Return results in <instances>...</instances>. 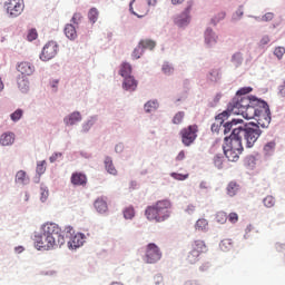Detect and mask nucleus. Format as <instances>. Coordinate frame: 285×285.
<instances>
[{"instance_id":"2f4dec72","label":"nucleus","mask_w":285,"mask_h":285,"mask_svg":"<svg viewBox=\"0 0 285 285\" xmlns=\"http://www.w3.org/2000/svg\"><path fill=\"white\" fill-rule=\"evenodd\" d=\"M141 50H153L157 43L153 40H141L139 45Z\"/></svg>"},{"instance_id":"c85d7f7f","label":"nucleus","mask_w":285,"mask_h":285,"mask_svg":"<svg viewBox=\"0 0 285 285\" xmlns=\"http://www.w3.org/2000/svg\"><path fill=\"white\" fill-rule=\"evenodd\" d=\"M238 191H239V185H237V183L230 181L227 185V195L229 197H235V195H237Z\"/></svg>"},{"instance_id":"8fccbe9b","label":"nucleus","mask_w":285,"mask_h":285,"mask_svg":"<svg viewBox=\"0 0 285 285\" xmlns=\"http://www.w3.org/2000/svg\"><path fill=\"white\" fill-rule=\"evenodd\" d=\"M227 219L230 224H237V222H239V215H237V213H230Z\"/></svg>"},{"instance_id":"a19ab883","label":"nucleus","mask_w":285,"mask_h":285,"mask_svg":"<svg viewBox=\"0 0 285 285\" xmlns=\"http://www.w3.org/2000/svg\"><path fill=\"white\" fill-rule=\"evenodd\" d=\"M186 116V114H184V111H178L174 118H173V124L179 125L181 124V121H184V117Z\"/></svg>"},{"instance_id":"39448f33","label":"nucleus","mask_w":285,"mask_h":285,"mask_svg":"<svg viewBox=\"0 0 285 285\" xmlns=\"http://www.w3.org/2000/svg\"><path fill=\"white\" fill-rule=\"evenodd\" d=\"M254 119H256L262 128H266L271 124V108L266 101H258V105L255 107Z\"/></svg>"},{"instance_id":"2eb2a0df","label":"nucleus","mask_w":285,"mask_h":285,"mask_svg":"<svg viewBox=\"0 0 285 285\" xmlns=\"http://www.w3.org/2000/svg\"><path fill=\"white\" fill-rule=\"evenodd\" d=\"M70 181L73 186H86L88 177L83 173L76 171L71 175Z\"/></svg>"},{"instance_id":"4d7b16f0","label":"nucleus","mask_w":285,"mask_h":285,"mask_svg":"<svg viewBox=\"0 0 285 285\" xmlns=\"http://www.w3.org/2000/svg\"><path fill=\"white\" fill-rule=\"evenodd\" d=\"M275 14L273 12H267L262 17V21H273Z\"/></svg>"},{"instance_id":"3c124183","label":"nucleus","mask_w":285,"mask_h":285,"mask_svg":"<svg viewBox=\"0 0 285 285\" xmlns=\"http://www.w3.org/2000/svg\"><path fill=\"white\" fill-rule=\"evenodd\" d=\"M81 19H82L81 13L76 12V13H73V16L71 18V22L75 23V26H79V23H81Z\"/></svg>"},{"instance_id":"37998d69","label":"nucleus","mask_w":285,"mask_h":285,"mask_svg":"<svg viewBox=\"0 0 285 285\" xmlns=\"http://www.w3.org/2000/svg\"><path fill=\"white\" fill-rule=\"evenodd\" d=\"M39 37V33L37 32V29H30L27 33V39L29 41H35L37 40Z\"/></svg>"},{"instance_id":"423d86ee","label":"nucleus","mask_w":285,"mask_h":285,"mask_svg":"<svg viewBox=\"0 0 285 285\" xmlns=\"http://www.w3.org/2000/svg\"><path fill=\"white\" fill-rule=\"evenodd\" d=\"M203 253H206V243L204 240H195L186 257L188 264H197Z\"/></svg>"},{"instance_id":"6e6552de","label":"nucleus","mask_w":285,"mask_h":285,"mask_svg":"<svg viewBox=\"0 0 285 285\" xmlns=\"http://www.w3.org/2000/svg\"><path fill=\"white\" fill-rule=\"evenodd\" d=\"M198 131L199 128L197 127V125H190L188 127L183 128L180 130V137L184 146H190L191 144H195V139H197Z\"/></svg>"},{"instance_id":"a878e982","label":"nucleus","mask_w":285,"mask_h":285,"mask_svg":"<svg viewBox=\"0 0 285 285\" xmlns=\"http://www.w3.org/2000/svg\"><path fill=\"white\" fill-rule=\"evenodd\" d=\"M105 168L109 175H117V168H115V165L112 164V158H105Z\"/></svg>"},{"instance_id":"69168bd1","label":"nucleus","mask_w":285,"mask_h":285,"mask_svg":"<svg viewBox=\"0 0 285 285\" xmlns=\"http://www.w3.org/2000/svg\"><path fill=\"white\" fill-rule=\"evenodd\" d=\"M48 199V190L42 191L41 202H46Z\"/></svg>"},{"instance_id":"1a4fd4ad","label":"nucleus","mask_w":285,"mask_h":285,"mask_svg":"<svg viewBox=\"0 0 285 285\" xmlns=\"http://www.w3.org/2000/svg\"><path fill=\"white\" fill-rule=\"evenodd\" d=\"M242 136L235 135V129H233L230 136L225 137V145L223 146V148L244 153V146L242 145Z\"/></svg>"},{"instance_id":"f8f14e48","label":"nucleus","mask_w":285,"mask_h":285,"mask_svg":"<svg viewBox=\"0 0 285 285\" xmlns=\"http://www.w3.org/2000/svg\"><path fill=\"white\" fill-rule=\"evenodd\" d=\"M7 12L10 17H19L21 12H23V0H8L7 3Z\"/></svg>"},{"instance_id":"5701e85b","label":"nucleus","mask_w":285,"mask_h":285,"mask_svg":"<svg viewBox=\"0 0 285 285\" xmlns=\"http://www.w3.org/2000/svg\"><path fill=\"white\" fill-rule=\"evenodd\" d=\"M63 31L67 39H70V41H75V39H77V29L75 28V26L66 24Z\"/></svg>"},{"instance_id":"72a5a7b5","label":"nucleus","mask_w":285,"mask_h":285,"mask_svg":"<svg viewBox=\"0 0 285 285\" xmlns=\"http://www.w3.org/2000/svg\"><path fill=\"white\" fill-rule=\"evenodd\" d=\"M88 19L91 23H97V19H99V10H97V8H91L88 12Z\"/></svg>"},{"instance_id":"dca6fc26","label":"nucleus","mask_w":285,"mask_h":285,"mask_svg":"<svg viewBox=\"0 0 285 285\" xmlns=\"http://www.w3.org/2000/svg\"><path fill=\"white\" fill-rule=\"evenodd\" d=\"M83 246V234H75L73 236H71L68 240V247L69 248H79Z\"/></svg>"},{"instance_id":"f257e3e1","label":"nucleus","mask_w":285,"mask_h":285,"mask_svg":"<svg viewBox=\"0 0 285 285\" xmlns=\"http://www.w3.org/2000/svg\"><path fill=\"white\" fill-rule=\"evenodd\" d=\"M41 235L36 237L35 246L38 250H52L61 248L66 244V236L61 227L55 223H46L41 227Z\"/></svg>"},{"instance_id":"4468645a","label":"nucleus","mask_w":285,"mask_h":285,"mask_svg":"<svg viewBox=\"0 0 285 285\" xmlns=\"http://www.w3.org/2000/svg\"><path fill=\"white\" fill-rule=\"evenodd\" d=\"M228 117H229L228 111H223L222 114L216 116L215 122L212 125V132H218L222 126H224V121H226Z\"/></svg>"},{"instance_id":"e433bc0d","label":"nucleus","mask_w":285,"mask_h":285,"mask_svg":"<svg viewBox=\"0 0 285 285\" xmlns=\"http://www.w3.org/2000/svg\"><path fill=\"white\" fill-rule=\"evenodd\" d=\"M124 217L125 219H132L135 217V207L129 206L124 209Z\"/></svg>"},{"instance_id":"aec40b11","label":"nucleus","mask_w":285,"mask_h":285,"mask_svg":"<svg viewBox=\"0 0 285 285\" xmlns=\"http://www.w3.org/2000/svg\"><path fill=\"white\" fill-rule=\"evenodd\" d=\"M18 72H21V75H27L30 77L32 72H35V66H32L30 62H20L18 65Z\"/></svg>"},{"instance_id":"7c9ffc66","label":"nucleus","mask_w":285,"mask_h":285,"mask_svg":"<svg viewBox=\"0 0 285 285\" xmlns=\"http://www.w3.org/2000/svg\"><path fill=\"white\" fill-rule=\"evenodd\" d=\"M196 230H208V220L206 218H199L195 225Z\"/></svg>"},{"instance_id":"c9c22d12","label":"nucleus","mask_w":285,"mask_h":285,"mask_svg":"<svg viewBox=\"0 0 285 285\" xmlns=\"http://www.w3.org/2000/svg\"><path fill=\"white\" fill-rule=\"evenodd\" d=\"M217 224H226L228 222V215L225 212H218L216 214Z\"/></svg>"},{"instance_id":"4c0bfd02","label":"nucleus","mask_w":285,"mask_h":285,"mask_svg":"<svg viewBox=\"0 0 285 285\" xmlns=\"http://www.w3.org/2000/svg\"><path fill=\"white\" fill-rule=\"evenodd\" d=\"M263 204L266 208H273V206H275V197L273 196H266L263 199Z\"/></svg>"},{"instance_id":"f704fd0d","label":"nucleus","mask_w":285,"mask_h":285,"mask_svg":"<svg viewBox=\"0 0 285 285\" xmlns=\"http://www.w3.org/2000/svg\"><path fill=\"white\" fill-rule=\"evenodd\" d=\"M243 61H244V57L242 56V52H236L233 55L232 62L234 63V66H236V68H239Z\"/></svg>"},{"instance_id":"09e8293b","label":"nucleus","mask_w":285,"mask_h":285,"mask_svg":"<svg viewBox=\"0 0 285 285\" xmlns=\"http://www.w3.org/2000/svg\"><path fill=\"white\" fill-rule=\"evenodd\" d=\"M170 176H171L174 179H177L178 181H185V179L188 177V174L171 173Z\"/></svg>"},{"instance_id":"ddd939ff","label":"nucleus","mask_w":285,"mask_h":285,"mask_svg":"<svg viewBox=\"0 0 285 285\" xmlns=\"http://www.w3.org/2000/svg\"><path fill=\"white\" fill-rule=\"evenodd\" d=\"M193 10V2H188L185 11L175 18V23L179 28H184V26H188L190 23V11Z\"/></svg>"},{"instance_id":"de8ad7c7","label":"nucleus","mask_w":285,"mask_h":285,"mask_svg":"<svg viewBox=\"0 0 285 285\" xmlns=\"http://www.w3.org/2000/svg\"><path fill=\"white\" fill-rule=\"evenodd\" d=\"M274 55L275 57H277V59H282L285 55V48L284 47H276L274 50Z\"/></svg>"},{"instance_id":"6e6d98bb","label":"nucleus","mask_w":285,"mask_h":285,"mask_svg":"<svg viewBox=\"0 0 285 285\" xmlns=\"http://www.w3.org/2000/svg\"><path fill=\"white\" fill-rule=\"evenodd\" d=\"M61 157H63V154L55 153L53 155L50 156L49 161L51 164H55V161H57L58 159H61Z\"/></svg>"},{"instance_id":"cd10ccee","label":"nucleus","mask_w":285,"mask_h":285,"mask_svg":"<svg viewBox=\"0 0 285 285\" xmlns=\"http://www.w3.org/2000/svg\"><path fill=\"white\" fill-rule=\"evenodd\" d=\"M131 73H132V66H130V63L124 62L120 66L119 75L121 77H130Z\"/></svg>"},{"instance_id":"864d4df0","label":"nucleus","mask_w":285,"mask_h":285,"mask_svg":"<svg viewBox=\"0 0 285 285\" xmlns=\"http://www.w3.org/2000/svg\"><path fill=\"white\" fill-rule=\"evenodd\" d=\"M249 92H253V88H250V87H244V88H240V89L237 91V96H238V97H242L243 95H248Z\"/></svg>"},{"instance_id":"6ab92c4d","label":"nucleus","mask_w":285,"mask_h":285,"mask_svg":"<svg viewBox=\"0 0 285 285\" xmlns=\"http://www.w3.org/2000/svg\"><path fill=\"white\" fill-rule=\"evenodd\" d=\"M122 88L125 90H129L130 92L137 90V80H135L132 76H126L122 83Z\"/></svg>"},{"instance_id":"473e14b6","label":"nucleus","mask_w":285,"mask_h":285,"mask_svg":"<svg viewBox=\"0 0 285 285\" xmlns=\"http://www.w3.org/2000/svg\"><path fill=\"white\" fill-rule=\"evenodd\" d=\"M157 108H159V102H157L156 100H149L147 104H145L146 112H155Z\"/></svg>"},{"instance_id":"0eeeda50","label":"nucleus","mask_w":285,"mask_h":285,"mask_svg":"<svg viewBox=\"0 0 285 285\" xmlns=\"http://www.w3.org/2000/svg\"><path fill=\"white\" fill-rule=\"evenodd\" d=\"M163 257L161 249L155 243H149L145 250L146 264H157Z\"/></svg>"},{"instance_id":"680f3d73","label":"nucleus","mask_w":285,"mask_h":285,"mask_svg":"<svg viewBox=\"0 0 285 285\" xmlns=\"http://www.w3.org/2000/svg\"><path fill=\"white\" fill-rule=\"evenodd\" d=\"M115 150L116 153H124V145L122 144L116 145Z\"/></svg>"},{"instance_id":"bb28decb","label":"nucleus","mask_w":285,"mask_h":285,"mask_svg":"<svg viewBox=\"0 0 285 285\" xmlns=\"http://www.w3.org/2000/svg\"><path fill=\"white\" fill-rule=\"evenodd\" d=\"M276 146L277 144L275 141L267 142L263 148L264 155H266V157H271V155L275 153Z\"/></svg>"},{"instance_id":"13d9d810","label":"nucleus","mask_w":285,"mask_h":285,"mask_svg":"<svg viewBox=\"0 0 285 285\" xmlns=\"http://www.w3.org/2000/svg\"><path fill=\"white\" fill-rule=\"evenodd\" d=\"M223 19H226V12L218 13V17L213 19V22L216 24L219 23V21H222Z\"/></svg>"},{"instance_id":"4be33fe9","label":"nucleus","mask_w":285,"mask_h":285,"mask_svg":"<svg viewBox=\"0 0 285 285\" xmlns=\"http://www.w3.org/2000/svg\"><path fill=\"white\" fill-rule=\"evenodd\" d=\"M1 146H12L14 144V134L13 132H4L0 136Z\"/></svg>"},{"instance_id":"20e7f679","label":"nucleus","mask_w":285,"mask_h":285,"mask_svg":"<svg viewBox=\"0 0 285 285\" xmlns=\"http://www.w3.org/2000/svg\"><path fill=\"white\" fill-rule=\"evenodd\" d=\"M234 135L245 141L246 148H253L257 144V139L262 137V129H259L257 124H248L244 127L234 128Z\"/></svg>"},{"instance_id":"f3484780","label":"nucleus","mask_w":285,"mask_h":285,"mask_svg":"<svg viewBox=\"0 0 285 285\" xmlns=\"http://www.w3.org/2000/svg\"><path fill=\"white\" fill-rule=\"evenodd\" d=\"M66 126H75V124H79L81 121V114L79 111H73L69 116L63 119Z\"/></svg>"},{"instance_id":"5fc2aeb1","label":"nucleus","mask_w":285,"mask_h":285,"mask_svg":"<svg viewBox=\"0 0 285 285\" xmlns=\"http://www.w3.org/2000/svg\"><path fill=\"white\" fill-rule=\"evenodd\" d=\"M65 234L67 239H70L75 235V228H72L71 226H67L65 228Z\"/></svg>"},{"instance_id":"c03bdc74","label":"nucleus","mask_w":285,"mask_h":285,"mask_svg":"<svg viewBox=\"0 0 285 285\" xmlns=\"http://www.w3.org/2000/svg\"><path fill=\"white\" fill-rule=\"evenodd\" d=\"M18 87L22 92H28V80L26 79H19L18 80Z\"/></svg>"},{"instance_id":"0e129e2a","label":"nucleus","mask_w":285,"mask_h":285,"mask_svg":"<svg viewBox=\"0 0 285 285\" xmlns=\"http://www.w3.org/2000/svg\"><path fill=\"white\" fill-rule=\"evenodd\" d=\"M92 126H95V120H89V121H87V124L85 125V128H86V130H88V128H90V127H92Z\"/></svg>"},{"instance_id":"79ce46f5","label":"nucleus","mask_w":285,"mask_h":285,"mask_svg":"<svg viewBox=\"0 0 285 285\" xmlns=\"http://www.w3.org/2000/svg\"><path fill=\"white\" fill-rule=\"evenodd\" d=\"M161 70L164 75H173V72H175V68H173V66H170V63L168 62H165L163 65Z\"/></svg>"},{"instance_id":"c756f323","label":"nucleus","mask_w":285,"mask_h":285,"mask_svg":"<svg viewBox=\"0 0 285 285\" xmlns=\"http://www.w3.org/2000/svg\"><path fill=\"white\" fill-rule=\"evenodd\" d=\"M30 181V178H28V175L23 170H19L16 174V184H28Z\"/></svg>"},{"instance_id":"a211bd4d","label":"nucleus","mask_w":285,"mask_h":285,"mask_svg":"<svg viewBox=\"0 0 285 285\" xmlns=\"http://www.w3.org/2000/svg\"><path fill=\"white\" fill-rule=\"evenodd\" d=\"M217 35L213 32V29H207L205 31V43L208 46V48H213L217 43Z\"/></svg>"},{"instance_id":"f03ea898","label":"nucleus","mask_w":285,"mask_h":285,"mask_svg":"<svg viewBox=\"0 0 285 285\" xmlns=\"http://www.w3.org/2000/svg\"><path fill=\"white\" fill-rule=\"evenodd\" d=\"M259 99L248 96H237L228 105V110L233 115H242L244 119H255V107Z\"/></svg>"},{"instance_id":"7ed1b4c3","label":"nucleus","mask_w":285,"mask_h":285,"mask_svg":"<svg viewBox=\"0 0 285 285\" xmlns=\"http://www.w3.org/2000/svg\"><path fill=\"white\" fill-rule=\"evenodd\" d=\"M170 215H173V203L168 199L158 200L145 210L148 222H156V224L170 219Z\"/></svg>"},{"instance_id":"393cba45","label":"nucleus","mask_w":285,"mask_h":285,"mask_svg":"<svg viewBox=\"0 0 285 285\" xmlns=\"http://www.w3.org/2000/svg\"><path fill=\"white\" fill-rule=\"evenodd\" d=\"M237 124H242V120H237V119H233L232 121H227L224 124L223 128H224V135H228V132H230V130H235V127L237 126Z\"/></svg>"},{"instance_id":"412c9836","label":"nucleus","mask_w":285,"mask_h":285,"mask_svg":"<svg viewBox=\"0 0 285 285\" xmlns=\"http://www.w3.org/2000/svg\"><path fill=\"white\" fill-rule=\"evenodd\" d=\"M225 157H227L228 161H237L239 159V155H242L243 151L235 150V149H228L226 147H223Z\"/></svg>"},{"instance_id":"a18cd8bd","label":"nucleus","mask_w":285,"mask_h":285,"mask_svg":"<svg viewBox=\"0 0 285 285\" xmlns=\"http://www.w3.org/2000/svg\"><path fill=\"white\" fill-rule=\"evenodd\" d=\"M141 55H144V49H141V46H138L134 49L131 57L132 59H141Z\"/></svg>"},{"instance_id":"603ef678","label":"nucleus","mask_w":285,"mask_h":285,"mask_svg":"<svg viewBox=\"0 0 285 285\" xmlns=\"http://www.w3.org/2000/svg\"><path fill=\"white\" fill-rule=\"evenodd\" d=\"M214 164L216 168H222V166H224V158L222 156H215Z\"/></svg>"},{"instance_id":"e2e57ef3","label":"nucleus","mask_w":285,"mask_h":285,"mask_svg":"<svg viewBox=\"0 0 285 285\" xmlns=\"http://www.w3.org/2000/svg\"><path fill=\"white\" fill-rule=\"evenodd\" d=\"M236 17H234V19H242V17H244V11H242V9L236 11Z\"/></svg>"},{"instance_id":"bf43d9fd","label":"nucleus","mask_w":285,"mask_h":285,"mask_svg":"<svg viewBox=\"0 0 285 285\" xmlns=\"http://www.w3.org/2000/svg\"><path fill=\"white\" fill-rule=\"evenodd\" d=\"M268 43H271V38L268 36H264L261 39V46H268Z\"/></svg>"},{"instance_id":"58836bf2","label":"nucleus","mask_w":285,"mask_h":285,"mask_svg":"<svg viewBox=\"0 0 285 285\" xmlns=\"http://www.w3.org/2000/svg\"><path fill=\"white\" fill-rule=\"evenodd\" d=\"M219 247L224 252L230 250V248H233V243L230 242V239H223L219 244Z\"/></svg>"},{"instance_id":"ea45409f","label":"nucleus","mask_w":285,"mask_h":285,"mask_svg":"<svg viewBox=\"0 0 285 285\" xmlns=\"http://www.w3.org/2000/svg\"><path fill=\"white\" fill-rule=\"evenodd\" d=\"M11 121H19L23 117V110L17 109L14 112L10 115Z\"/></svg>"},{"instance_id":"9b49d317","label":"nucleus","mask_w":285,"mask_h":285,"mask_svg":"<svg viewBox=\"0 0 285 285\" xmlns=\"http://www.w3.org/2000/svg\"><path fill=\"white\" fill-rule=\"evenodd\" d=\"M59 50V47L57 46V42L50 41L47 45H45L42 52L40 55L41 61H50V59H55L57 57V51Z\"/></svg>"},{"instance_id":"b1692460","label":"nucleus","mask_w":285,"mask_h":285,"mask_svg":"<svg viewBox=\"0 0 285 285\" xmlns=\"http://www.w3.org/2000/svg\"><path fill=\"white\" fill-rule=\"evenodd\" d=\"M94 206L98 213H106L108 210V203L104 198H98Z\"/></svg>"},{"instance_id":"49530a36","label":"nucleus","mask_w":285,"mask_h":285,"mask_svg":"<svg viewBox=\"0 0 285 285\" xmlns=\"http://www.w3.org/2000/svg\"><path fill=\"white\" fill-rule=\"evenodd\" d=\"M36 171L39 174V175H43V173H46V160H41L37 164V168H36Z\"/></svg>"},{"instance_id":"774afa93","label":"nucleus","mask_w":285,"mask_h":285,"mask_svg":"<svg viewBox=\"0 0 285 285\" xmlns=\"http://www.w3.org/2000/svg\"><path fill=\"white\" fill-rule=\"evenodd\" d=\"M194 210H195V206L189 205V206L187 207V212H188V213H193Z\"/></svg>"},{"instance_id":"052dcab7","label":"nucleus","mask_w":285,"mask_h":285,"mask_svg":"<svg viewBox=\"0 0 285 285\" xmlns=\"http://www.w3.org/2000/svg\"><path fill=\"white\" fill-rule=\"evenodd\" d=\"M186 159V153L184 150L179 151V154L176 157V161H184Z\"/></svg>"},{"instance_id":"338daca9","label":"nucleus","mask_w":285,"mask_h":285,"mask_svg":"<svg viewBox=\"0 0 285 285\" xmlns=\"http://www.w3.org/2000/svg\"><path fill=\"white\" fill-rule=\"evenodd\" d=\"M174 6H178L179 3H184V0H171Z\"/></svg>"},{"instance_id":"9d476101","label":"nucleus","mask_w":285,"mask_h":285,"mask_svg":"<svg viewBox=\"0 0 285 285\" xmlns=\"http://www.w3.org/2000/svg\"><path fill=\"white\" fill-rule=\"evenodd\" d=\"M129 10L138 18L146 17L148 14V3L146 0H134L129 4Z\"/></svg>"}]
</instances>
